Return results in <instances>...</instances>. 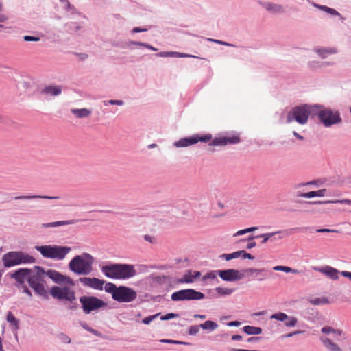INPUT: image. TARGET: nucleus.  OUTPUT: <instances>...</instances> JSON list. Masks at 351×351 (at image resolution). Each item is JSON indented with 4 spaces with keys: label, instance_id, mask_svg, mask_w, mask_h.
<instances>
[{
    "label": "nucleus",
    "instance_id": "f257e3e1",
    "mask_svg": "<svg viewBox=\"0 0 351 351\" xmlns=\"http://www.w3.org/2000/svg\"><path fill=\"white\" fill-rule=\"evenodd\" d=\"M198 142L208 143L210 146H225L228 144H237L241 142V138L239 134L232 136H219L213 139L211 134H206L204 135L195 134L189 137L180 138L174 143L176 147H186L192 145H195Z\"/></svg>",
    "mask_w": 351,
    "mask_h": 351
},
{
    "label": "nucleus",
    "instance_id": "f03ea898",
    "mask_svg": "<svg viewBox=\"0 0 351 351\" xmlns=\"http://www.w3.org/2000/svg\"><path fill=\"white\" fill-rule=\"evenodd\" d=\"M94 263L95 258L90 254L84 252L76 255L70 261L69 268L75 274L86 276L93 271Z\"/></svg>",
    "mask_w": 351,
    "mask_h": 351
},
{
    "label": "nucleus",
    "instance_id": "7ed1b4c3",
    "mask_svg": "<svg viewBox=\"0 0 351 351\" xmlns=\"http://www.w3.org/2000/svg\"><path fill=\"white\" fill-rule=\"evenodd\" d=\"M313 112L315 117H317L319 121L326 128L342 122L340 112L338 110L333 111L324 105L315 104V110Z\"/></svg>",
    "mask_w": 351,
    "mask_h": 351
},
{
    "label": "nucleus",
    "instance_id": "20e7f679",
    "mask_svg": "<svg viewBox=\"0 0 351 351\" xmlns=\"http://www.w3.org/2000/svg\"><path fill=\"white\" fill-rule=\"evenodd\" d=\"M315 110V104H303L293 107L289 112L287 116V122L290 123L293 120L301 125L306 124L308 117L314 118V111Z\"/></svg>",
    "mask_w": 351,
    "mask_h": 351
},
{
    "label": "nucleus",
    "instance_id": "39448f33",
    "mask_svg": "<svg viewBox=\"0 0 351 351\" xmlns=\"http://www.w3.org/2000/svg\"><path fill=\"white\" fill-rule=\"evenodd\" d=\"M3 266L10 268L18 265L34 263L36 258L21 251H10L2 256Z\"/></svg>",
    "mask_w": 351,
    "mask_h": 351
},
{
    "label": "nucleus",
    "instance_id": "423d86ee",
    "mask_svg": "<svg viewBox=\"0 0 351 351\" xmlns=\"http://www.w3.org/2000/svg\"><path fill=\"white\" fill-rule=\"evenodd\" d=\"M35 277L28 280L29 285L34 289L35 293L44 299L49 298V293L45 289L43 281L45 269L40 266H34Z\"/></svg>",
    "mask_w": 351,
    "mask_h": 351
},
{
    "label": "nucleus",
    "instance_id": "0eeeda50",
    "mask_svg": "<svg viewBox=\"0 0 351 351\" xmlns=\"http://www.w3.org/2000/svg\"><path fill=\"white\" fill-rule=\"evenodd\" d=\"M308 229V228H307V227H297V228H293L289 230H280V231L270 232V233H264V234H261L256 235V236L250 235L247 239H241V240H240V241H243V242L245 241H250L254 240V239L263 238V241H261V243L265 244L268 241V240L269 239H271V241H274V240H276V238H275V237L272 238L276 234H283L282 236H279L278 237V239H281L284 237L289 236V234H293L295 232H304Z\"/></svg>",
    "mask_w": 351,
    "mask_h": 351
},
{
    "label": "nucleus",
    "instance_id": "6e6552de",
    "mask_svg": "<svg viewBox=\"0 0 351 351\" xmlns=\"http://www.w3.org/2000/svg\"><path fill=\"white\" fill-rule=\"evenodd\" d=\"M80 302L83 312L89 314L101 308H106L108 304L103 300L93 295H84L80 298Z\"/></svg>",
    "mask_w": 351,
    "mask_h": 351
},
{
    "label": "nucleus",
    "instance_id": "1a4fd4ad",
    "mask_svg": "<svg viewBox=\"0 0 351 351\" xmlns=\"http://www.w3.org/2000/svg\"><path fill=\"white\" fill-rule=\"evenodd\" d=\"M34 248L45 258L62 260L66 256V246L36 245Z\"/></svg>",
    "mask_w": 351,
    "mask_h": 351
},
{
    "label": "nucleus",
    "instance_id": "9d476101",
    "mask_svg": "<svg viewBox=\"0 0 351 351\" xmlns=\"http://www.w3.org/2000/svg\"><path fill=\"white\" fill-rule=\"evenodd\" d=\"M173 301L199 300L205 298V295L193 289H186L176 291L171 294Z\"/></svg>",
    "mask_w": 351,
    "mask_h": 351
},
{
    "label": "nucleus",
    "instance_id": "9b49d317",
    "mask_svg": "<svg viewBox=\"0 0 351 351\" xmlns=\"http://www.w3.org/2000/svg\"><path fill=\"white\" fill-rule=\"evenodd\" d=\"M136 297L137 293L134 289L129 287L121 285L118 287L113 300L119 302L127 303L135 300Z\"/></svg>",
    "mask_w": 351,
    "mask_h": 351
},
{
    "label": "nucleus",
    "instance_id": "f8f14e48",
    "mask_svg": "<svg viewBox=\"0 0 351 351\" xmlns=\"http://www.w3.org/2000/svg\"><path fill=\"white\" fill-rule=\"evenodd\" d=\"M10 276L17 282V286L19 287L25 285V282L26 280L28 282L29 278H34L35 277V272L34 273L31 269L20 268L13 273H10Z\"/></svg>",
    "mask_w": 351,
    "mask_h": 351
},
{
    "label": "nucleus",
    "instance_id": "ddd939ff",
    "mask_svg": "<svg viewBox=\"0 0 351 351\" xmlns=\"http://www.w3.org/2000/svg\"><path fill=\"white\" fill-rule=\"evenodd\" d=\"M219 276L224 281L233 282L243 278L245 274L243 272L241 274L234 269H228L219 270Z\"/></svg>",
    "mask_w": 351,
    "mask_h": 351
},
{
    "label": "nucleus",
    "instance_id": "4468645a",
    "mask_svg": "<svg viewBox=\"0 0 351 351\" xmlns=\"http://www.w3.org/2000/svg\"><path fill=\"white\" fill-rule=\"evenodd\" d=\"M118 279H128L136 275L134 266L130 264L119 263Z\"/></svg>",
    "mask_w": 351,
    "mask_h": 351
},
{
    "label": "nucleus",
    "instance_id": "2eb2a0df",
    "mask_svg": "<svg viewBox=\"0 0 351 351\" xmlns=\"http://www.w3.org/2000/svg\"><path fill=\"white\" fill-rule=\"evenodd\" d=\"M77 281L81 282L84 287L100 291L103 289V286L105 283L104 280L89 277H80Z\"/></svg>",
    "mask_w": 351,
    "mask_h": 351
},
{
    "label": "nucleus",
    "instance_id": "dca6fc26",
    "mask_svg": "<svg viewBox=\"0 0 351 351\" xmlns=\"http://www.w3.org/2000/svg\"><path fill=\"white\" fill-rule=\"evenodd\" d=\"M243 272L244 274H247V276H249L250 274L255 273L256 274V279L259 281L264 280L266 278H267L269 276H270L271 275L274 274L271 271H269L265 268H261V269L247 268V269L243 270Z\"/></svg>",
    "mask_w": 351,
    "mask_h": 351
},
{
    "label": "nucleus",
    "instance_id": "f3484780",
    "mask_svg": "<svg viewBox=\"0 0 351 351\" xmlns=\"http://www.w3.org/2000/svg\"><path fill=\"white\" fill-rule=\"evenodd\" d=\"M119 263H111L101 267V272L108 278L118 279Z\"/></svg>",
    "mask_w": 351,
    "mask_h": 351
},
{
    "label": "nucleus",
    "instance_id": "a211bd4d",
    "mask_svg": "<svg viewBox=\"0 0 351 351\" xmlns=\"http://www.w3.org/2000/svg\"><path fill=\"white\" fill-rule=\"evenodd\" d=\"M313 269L314 270L326 275L332 280L339 279V274L341 273L337 269L328 265L321 267H314Z\"/></svg>",
    "mask_w": 351,
    "mask_h": 351
},
{
    "label": "nucleus",
    "instance_id": "6ab92c4d",
    "mask_svg": "<svg viewBox=\"0 0 351 351\" xmlns=\"http://www.w3.org/2000/svg\"><path fill=\"white\" fill-rule=\"evenodd\" d=\"M47 276L55 283H62L66 282V276L61 274L58 271L53 269H48L45 271L44 276Z\"/></svg>",
    "mask_w": 351,
    "mask_h": 351
},
{
    "label": "nucleus",
    "instance_id": "aec40b11",
    "mask_svg": "<svg viewBox=\"0 0 351 351\" xmlns=\"http://www.w3.org/2000/svg\"><path fill=\"white\" fill-rule=\"evenodd\" d=\"M302 202L306 204H343L351 205V199H348L326 201H304Z\"/></svg>",
    "mask_w": 351,
    "mask_h": 351
},
{
    "label": "nucleus",
    "instance_id": "412c9836",
    "mask_svg": "<svg viewBox=\"0 0 351 351\" xmlns=\"http://www.w3.org/2000/svg\"><path fill=\"white\" fill-rule=\"evenodd\" d=\"M320 341L325 348L329 351H343L341 348L331 339L326 337H320Z\"/></svg>",
    "mask_w": 351,
    "mask_h": 351
},
{
    "label": "nucleus",
    "instance_id": "4be33fe9",
    "mask_svg": "<svg viewBox=\"0 0 351 351\" xmlns=\"http://www.w3.org/2000/svg\"><path fill=\"white\" fill-rule=\"evenodd\" d=\"M50 294L57 300H66V287L61 288L57 286L51 287Z\"/></svg>",
    "mask_w": 351,
    "mask_h": 351
},
{
    "label": "nucleus",
    "instance_id": "5701e85b",
    "mask_svg": "<svg viewBox=\"0 0 351 351\" xmlns=\"http://www.w3.org/2000/svg\"><path fill=\"white\" fill-rule=\"evenodd\" d=\"M326 192V189H319L318 191H309L308 193H301V192H297L296 196L297 197H306V198H313L315 197H323L325 195Z\"/></svg>",
    "mask_w": 351,
    "mask_h": 351
},
{
    "label": "nucleus",
    "instance_id": "b1692460",
    "mask_svg": "<svg viewBox=\"0 0 351 351\" xmlns=\"http://www.w3.org/2000/svg\"><path fill=\"white\" fill-rule=\"evenodd\" d=\"M62 89H41L39 92L40 98L49 99L51 97L57 96L61 93Z\"/></svg>",
    "mask_w": 351,
    "mask_h": 351
},
{
    "label": "nucleus",
    "instance_id": "393cba45",
    "mask_svg": "<svg viewBox=\"0 0 351 351\" xmlns=\"http://www.w3.org/2000/svg\"><path fill=\"white\" fill-rule=\"evenodd\" d=\"M6 320L10 323L13 332H16L19 328V320L14 317L11 311L8 312Z\"/></svg>",
    "mask_w": 351,
    "mask_h": 351
},
{
    "label": "nucleus",
    "instance_id": "a878e982",
    "mask_svg": "<svg viewBox=\"0 0 351 351\" xmlns=\"http://www.w3.org/2000/svg\"><path fill=\"white\" fill-rule=\"evenodd\" d=\"M57 197L46 196V195H20L15 196L13 197L14 200H28L34 199H57Z\"/></svg>",
    "mask_w": 351,
    "mask_h": 351
},
{
    "label": "nucleus",
    "instance_id": "bb28decb",
    "mask_svg": "<svg viewBox=\"0 0 351 351\" xmlns=\"http://www.w3.org/2000/svg\"><path fill=\"white\" fill-rule=\"evenodd\" d=\"M71 111L77 118L87 117L92 113V111L88 108H72Z\"/></svg>",
    "mask_w": 351,
    "mask_h": 351
},
{
    "label": "nucleus",
    "instance_id": "cd10ccee",
    "mask_svg": "<svg viewBox=\"0 0 351 351\" xmlns=\"http://www.w3.org/2000/svg\"><path fill=\"white\" fill-rule=\"evenodd\" d=\"M199 326L203 330H208V331L211 332V331L216 330L219 326H218L217 323H216L213 321L207 320L205 322L200 324Z\"/></svg>",
    "mask_w": 351,
    "mask_h": 351
},
{
    "label": "nucleus",
    "instance_id": "c85d7f7f",
    "mask_svg": "<svg viewBox=\"0 0 351 351\" xmlns=\"http://www.w3.org/2000/svg\"><path fill=\"white\" fill-rule=\"evenodd\" d=\"M243 330L247 335H260L262 332V328L261 327L249 325L245 326L243 328Z\"/></svg>",
    "mask_w": 351,
    "mask_h": 351
},
{
    "label": "nucleus",
    "instance_id": "c756f323",
    "mask_svg": "<svg viewBox=\"0 0 351 351\" xmlns=\"http://www.w3.org/2000/svg\"><path fill=\"white\" fill-rule=\"evenodd\" d=\"M150 278L155 282H157L158 284H162L167 281H170L171 277L169 276H159L155 274H152L150 276Z\"/></svg>",
    "mask_w": 351,
    "mask_h": 351
},
{
    "label": "nucleus",
    "instance_id": "7c9ffc66",
    "mask_svg": "<svg viewBox=\"0 0 351 351\" xmlns=\"http://www.w3.org/2000/svg\"><path fill=\"white\" fill-rule=\"evenodd\" d=\"M67 302L71 303L69 308L71 309H75L77 308V303L75 302V292L72 290H69L67 288Z\"/></svg>",
    "mask_w": 351,
    "mask_h": 351
},
{
    "label": "nucleus",
    "instance_id": "2f4dec72",
    "mask_svg": "<svg viewBox=\"0 0 351 351\" xmlns=\"http://www.w3.org/2000/svg\"><path fill=\"white\" fill-rule=\"evenodd\" d=\"M215 290L219 296H224L231 295L235 291V289L217 287L215 289Z\"/></svg>",
    "mask_w": 351,
    "mask_h": 351
},
{
    "label": "nucleus",
    "instance_id": "473e14b6",
    "mask_svg": "<svg viewBox=\"0 0 351 351\" xmlns=\"http://www.w3.org/2000/svg\"><path fill=\"white\" fill-rule=\"evenodd\" d=\"M265 8L267 10L274 12L280 13L283 11L282 7L280 5H277L271 3H266Z\"/></svg>",
    "mask_w": 351,
    "mask_h": 351
},
{
    "label": "nucleus",
    "instance_id": "72a5a7b5",
    "mask_svg": "<svg viewBox=\"0 0 351 351\" xmlns=\"http://www.w3.org/2000/svg\"><path fill=\"white\" fill-rule=\"evenodd\" d=\"M273 269L274 271H281L286 273H292L294 274H299L300 271L297 269H293L291 267H287V266H283V265H277L273 267Z\"/></svg>",
    "mask_w": 351,
    "mask_h": 351
},
{
    "label": "nucleus",
    "instance_id": "f704fd0d",
    "mask_svg": "<svg viewBox=\"0 0 351 351\" xmlns=\"http://www.w3.org/2000/svg\"><path fill=\"white\" fill-rule=\"evenodd\" d=\"M104 289L106 292L112 295V298L113 299L117 291L118 287H117L114 283L106 282Z\"/></svg>",
    "mask_w": 351,
    "mask_h": 351
},
{
    "label": "nucleus",
    "instance_id": "c9c22d12",
    "mask_svg": "<svg viewBox=\"0 0 351 351\" xmlns=\"http://www.w3.org/2000/svg\"><path fill=\"white\" fill-rule=\"evenodd\" d=\"M316 52L322 57L326 58L329 54L335 53L337 50L334 48L328 49H316Z\"/></svg>",
    "mask_w": 351,
    "mask_h": 351
},
{
    "label": "nucleus",
    "instance_id": "e433bc0d",
    "mask_svg": "<svg viewBox=\"0 0 351 351\" xmlns=\"http://www.w3.org/2000/svg\"><path fill=\"white\" fill-rule=\"evenodd\" d=\"M310 303L313 305H322L329 303V300L326 297L315 298L310 300Z\"/></svg>",
    "mask_w": 351,
    "mask_h": 351
},
{
    "label": "nucleus",
    "instance_id": "4c0bfd02",
    "mask_svg": "<svg viewBox=\"0 0 351 351\" xmlns=\"http://www.w3.org/2000/svg\"><path fill=\"white\" fill-rule=\"evenodd\" d=\"M219 270H213V271H208L203 276L202 279L204 280H206V279H213V280H215L217 282H219V281L217 277V275L219 276Z\"/></svg>",
    "mask_w": 351,
    "mask_h": 351
},
{
    "label": "nucleus",
    "instance_id": "58836bf2",
    "mask_svg": "<svg viewBox=\"0 0 351 351\" xmlns=\"http://www.w3.org/2000/svg\"><path fill=\"white\" fill-rule=\"evenodd\" d=\"M241 256V253H239V251L234 252L231 254H222L219 256V257L222 259H224L227 261H230L233 258H237Z\"/></svg>",
    "mask_w": 351,
    "mask_h": 351
},
{
    "label": "nucleus",
    "instance_id": "ea45409f",
    "mask_svg": "<svg viewBox=\"0 0 351 351\" xmlns=\"http://www.w3.org/2000/svg\"><path fill=\"white\" fill-rule=\"evenodd\" d=\"M157 56L160 57H187L189 56L186 54L180 53L178 52H160L157 54Z\"/></svg>",
    "mask_w": 351,
    "mask_h": 351
},
{
    "label": "nucleus",
    "instance_id": "a19ab883",
    "mask_svg": "<svg viewBox=\"0 0 351 351\" xmlns=\"http://www.w3.org/2000/svg\"><path fill=\"white\" fill-rule=\"evenodd\" d=\"M64 225H66V221H55V222L43 223L42 227L46 228H56V227H58L60 226H64Z\"/></svg>",
    "mask_w": 351,
    "mask_h": 351
},
{
    "label": "nucleus",
    "instance_id": "79ce46f5",
    "mask_svg": "<svg viewBox=\"0 0 351 351\" xmlns=\"http://www.w3.org/2000/svg\"><path fill=\"white\" fill-rule=\"evenodd\" d=\"M289 318V316L282 312L274 313L271 316V319H274L280 322H285Z\"/></svg>",
    "mask_w": 351,
    "mask_h": 351
},
{
    "label": "nucleus",
    "instance_id": "37998d69",
    "mask_svg": "<svg viewBox=\"0 0 351 351\" xmlns=\"http://www.w3.org/2000/svg\"><path fill=\"white\" fill-rule=\"evenodd\" d=\"M321 331L322 333H324V334H329L330 332H334V333H337L339 335H341V332H342L341 331H340L339 330H335L330 326H324L322 328Z\"/></svg>",
    "mask_w": 351,
    "mask_h": 351
},
{
    "label": "nucleus",
    "instance_id": "c03bdc74",
    "mask_svg": "<svg viewBox=\"0 0 351 351\" xmlns=\"http://www.w3.org/2000/svg\"><path fill=\"white\" fill-rule=\"evenodd\" d=\"M298 319L295 317H289V318L285 321V325L287 327H293L297 324Z\"/></svg>",
    "mask_w": 351,
    "mask_h": 351
},
{
    "label": "nucleus",
    "instance_id": "a18cd8bd",
    "mask_svg": "<svg viewBox=\"0 0 351 351\" xmlns=\"http://www.w3.org/2000/svg\"><path fill=\"white\" fill-rule=\"evenodd\" d=\"M104 105L107 106L108 105H118V106H122L124 104V101L123 100H117V99H110V100H105L103 101Z\"/></svg>",
    "mask_w": 351,
    "mask_h": 351
},
{
    "label": "nucleus",
    "instance_id": "49530a36",
    "mask_svg": "<svg viewBox=\"0 0 351 351\" xmlns=\"http://www.w3.org/2000/svg\"><path fill=\"white\" fill-rule=\"evenodd\" d=\"M200 328L199 325L191 326L189 328L188 334L189 335L195 336L199 332Z\"/></svg>",
    "mask_w": 351,
    "mask_h": 351
},
{
    "label": "nucleus",
    "instance_id": "de8ad7c7",
    "mask_svg": "<svg viewBox=\"0 0 351 351\" xmlns=\"http://www.w3.org/2000/svg\"><path fill=\"white\" fill-rule=\"evenodd\" d=\"M179 317V314L174 313H169L165 315H162L160 317V319L162 321L169 320L171 319L178 318Z\"/></svg>",
    "mask_w": 351,
    "mask_h": 351
},
{
    "label": "nucleus",
    "instance_id": "09e8293b",
    "mask_svg": "<svg viewBox=\"0 0 351 351\" xmlns=\"http://www.w3.org/2000/svg\"><path fill=\"white\" fill-rule=\"evenodd\" d=\"M160 342L165 343H171V344H179V345H190L189 343L177 341V340H171V339H162Z\"/></svg>",
    "mask_w": 351,
    "mask_h": 351
},
{
    "label": "nucleus",
    "instance_id": "8fccbe9b",
    "mask_svg": "<svg viewBox=\"0 0 351 351\" xmlns=\"http://www.w3.org/2000/svg\"><path fill=\"white\" fill-rule=\"evenodd\" d=\"M160 315V313H156L155 315H150V316H148L145 318H144L143 320H142V322L144 324H146V325H148L150 324V322L153 320H154L158 316H159Z\"/></svg>",
    "mask_w": 351,
    "mask_h": 351
},
{
    "label": "nucleus",
    "instance_id": "3c124183",
    "mask_svg": "<svg viewBox=\"0 0 351 351\" xmlns=\"http://www.w3.org/2000/svg\"><path fill=\"white\" fill-rule=\"evenodd\" d=\"M86 219H75V220H67V226L71 225V224H77L76 228L80 229L81 226L79 225L80 223L86 221Z\"/></svg>",
    "mask_w": 351,
    "mask_h": 351
},
{
    "label": "nucleus",
    "instance_id": "603ef678",
    "mask_svg": "<svg viewBox=\"0 0 351 351\" xmlns=\"http://www.w3.org/2000/svg\"><path fill=\"white\" fill-rule=\"evenodd\" d=\"M319 8L322 10H324L326 12H327L328 13L330 14H332V15H339V13L337 11H336L335 9L333 8H328L327 6H324V5H322V6H319Z\"/></svg>",
    "mask_w": 351,
    "mask_h": 351
},
{
    "label": "nucleus",
    "instance_id": "864d4df0",
    "mask_svg": "<svg viewBox=\"0 0 351 351\" xmlns=\"http://www.w3.org/2000/svg\"><path fill=\"white\" fill-rule=\"evenodd\" d=\"M239 253H241V256L244 259L247 258L250 260H254L255 258L253 255H252L250 253L246 252V251H245V250H240V251H239Z\"/></svg>",
    "mask_w": 351,
    "mask_h": 351
},
{
    "label": "nucleus",
    "instance_id": "5fc2aeb1",
    "mask_svg": "<svg viewBox=\"0 0 351 351\" xmlns=\"http://www.w3.org/2000/svg\"><path fill=\"white\" fill-rule=\"evenodd\" d=\"M88 331L91 332L92 334H93L94 335H95L97 337H101L104 339H107L105 335H104L101 332H100L99 331H98L93 328H90Z\"/></svg>",
    "mask_w": 351,
    "mask_h": 351
},
{
    "label": "nucleus",
    "instance_id": "6e6d98bb",
    "mask_svg": "<svg viewBox=\"0 0 351 351\" xmlns=\"http://www.w3.org/2000/svg\"><path fill=\"white\" fill-rule=\"evenodd\" d=\"M88 331L91 332L92 334H93L94 335H95L97 337H101L104 339H107L105 335H104L101 332H100L99 331H98L93 328H90Z\"/></svg>",
    "mask_w": 351,
    "mask_h": 351
},
{
    "label": "nucleus",
    "instance_id": "4d7b16f0",
    "mask_svg": "<svg viewBox=\"0 0 351 351\" xmlns=\"http://www.w3.org/2000/svg\"><path fill=\"white\" fill-rule=\"evenodd\" d=\"M180 282H186V283L193 282V276H191L190 274H189V275L185 274L183 278L180 280Z\"/></svg>",
    "mask_w": 351,
    "mask_h": 351
},
{
    "label": "nucleus",
    "instance_id": "13d9d810",
    "mask_svg": "<svg viewBox=\"0 0 351 351\" xmlns=\"http://www.w3.org/2000/svg\"><path fill=\"white\" fill-rule=\"evenodd\" d=\"M304 331L302 330H297V331H294V332H289V333H287V334H285V335H283L282 336V338H289V337H293L294 335H296L298 334H300V333H303Z\"/></svg>",
    "mask_w": 351,
    "mask_h": 351
},
{
    "label": "nucleus",
    "instance_id": "bf43d9fd",
    "mask_svg": "<svg viewBox=\"0 0 351 351\" xmlns=\"http://www.w3.org/2000/svg\"><path fill=\"white\" fill-rule=\"evenodd\" d=\"M23 39L25 41H35V42H37V41L40 40V38L39 37L32 36H23Z\"/></svg>",
    "mask_w": 351,
    "mask_h": 351
},
{
    "label": "nucleus",
    "instance_id": "052dcab7",
    "mask_svg": "<svg viewBox=\"0 0 351 351\" xmlns=\"http://www.w3.org/2000/svg\"><path fill=\"white\" fill-rule=\"evenodd\" d=\"M315 181H311V182H302V183H299V184H295L294 186V188L298 189V188H300L301 186L311 185V184H315Z\"/></svg>",
    "mask_w": 351,
    "mask_h": 351
},
{
    "label": "nucleus",
    "instance_id": "680f3d73",
    "mask_svg": "<svg viewBox=\"0 0 351 351\" xmlns=\"http://www.w3.org/2000/svg\"><path fill=\"white\" fill-rule=\"evenodd\" d=\"M316 232H320V233H326V232H337L338 231L335 230L328 229V228H320V229L316 230Z\"/></svg>",
    "mask_w": 351,
    "mask_h": 351
},
{
    "label": "nucleus",
    "instance_id": "e2e57ef3",
    "mask_svg": "<svg viewBox=\"0 0 351 351\" xmlns=\"http://www.w3.org/2000/svg\"><path fill=\"white\" fill-rule=\"evenodd\" d=\"M134 45H140V46H143V47H145L151 50H153V51H156V49L153 47L152 46H150L147 44H145V43H139V42H134L133 43Z\"/></svg>",
    "mask_w": 351,
    "mask_h": 351
},
{
    "label": "nucleus",
    "instance_id": "0e129e2a",
    "mask_svg": "<svg viewBox=\"0 0 351 351\" xmlns=\"http://www.w3.org/2000/svg\"><path fill=\"white\" fill-rule=\"evenodd\" d=\"M23 289V292L26 293L28 296L32 297V292L29 291V289L25 285H22L20 286Z\"/></svg>",
    "mask_w": 351,
    "mask_h": 351
},
{
    "label": "nucleus",
    "instance_id": "69168bd1",
    "mask_svg": "<svg viewBox=\"0 0 351 351\" xmlns=\"http://www.w3.org/2000/svg\"><path fill=\"white\" fill-rule=\"evenodd\" d=\"M261 339V337H251L247 339V341L249 343H254L260 341Z\"/></svg>",
    "mask_w": 351,
    "mask_h": 351
},
{
    "label": "nucleus",
    "instance_id": "338daca9",
    "mask_svg": "<svg viewBox=\"0 0 351 351\" xmlns=\"http://www.w3.org/2000/svg\"><path fill=\"white\" fill-rule=\"evenodd\" d=\"M208 293L210 294V297L213 298H217L219 295L216 293L215 289H209L208 291Z\"/></svg>",
    "mask_w": 351,
    "mask_h": 351
},
{
    "label": "nucleus",
    "instance_id": "774afa93",
    "mask_svg": "<svg viewBox=\"0 0 351 351\" xmlns=\"http://www.w3.org/2000/svg\"><path fill=\"white\" fill-rule=\"evenodd\" d=\"M343 277L348 278L351 280V272L347 271H342L340 273Z\"/></svg>",
    "mask_w": 351,
    "mask_h": 351
}]
</instances>
